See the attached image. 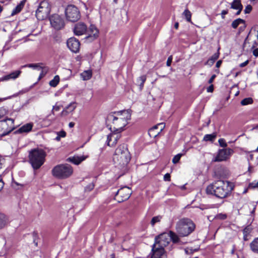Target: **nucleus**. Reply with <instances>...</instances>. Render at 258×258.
I'll use <instances>...</instances> for the list:
<instances>
[{
	"instance_id": "393cba45",
	"label": "nucleus",
	"mask_w": 258,
	"mask_h": 258,
	"mask_svg": "<svg viewBox=\"0 0 258 258\" xmlns=\"http://www.w3.org/2000/svg\"><path fill=\"white\" fill-rule=\"evenodd\" d=\"M250 247L253 252L258 254V237L254 239L250 243Z\"/></svg>"
},
{
	"instance_id": "58836bf2",
	"label": "nucleus",
	"mask_w": 258,
	"mask_h": 258,
	"mask_svg": "<svg viewBox=\"0 0 258 258\" xmlns=\"http://www.w3.org/2000/svg\"><path fill=\"white\" fill-rule=\"evenodd\" d=\"M219 145L222 147H226L227 146V144L225 142V140L224 139H220L218 141Z\"/></svg>"
},
{
	"instance_id": "a211bd4d",
	"label": "nucleus",
	"mask_w": 258,
	"mask_h": 258,
	"mask_svg": "<svg viewBox=\"0 0 258 258\" xmlns=\"http://www.w3.org/2000/svg\"><path fill=\"white\" fill-rule=\"evenodd\" d=\"M152 251L151 258H161L164 253V248L159 247L157 244L153 245Z\"/></svg>"
},
{
	"instance_id": "13d9d810",
	"label": "nucleus",
	"mask_w": 258,
	"mask_h": 258,
	"mask_svg": "<svg viewBox=\"0 0 258 258\" xmlns=\"http://www.w3.org/2000/svg\"><path fill=\"white\" fill-rule=\"evenodd\" d=\"M215 61H213L211 59H209L207 61V64H210V65H212L213 64V63Z\"/></svg>"
},
{
	"instance_id": "c85d7f7f",
	"label": "nucleus",
	"mask_w": 258,
	"mask_h": 258,
	"mask_svg": "<svg viewBox=\"0 0 258 258\" xmlns=\"http://www.w3.org/2000/svg\"><path fill=\"white\" fill-rule=\"evenodd\" d=\"M168 234L170 235V240H171L173 241V242L176 243L179 241V238L176 233L170 231L168 233Z\"/></svg>"
},
{
	"instance_id": "49530a36",
	"label": "nucleus",
	"mask_w": 258,
	"mask_h": 258,
	"mask_svg": "<svg viewBox=\"0 0 258 258\" xmlns=\"http://www.w3.org/2000/svg\"><path fill=\"white\" fill-rule=\"evenodd\" d=\"M172 56H170L168 58L167 60V62H166V65H167L168 67L170 66L171 63V62H172Z\"/></svg>"
},
{
	"instance_id": "de8ad7c7",
	"label": "nucleus",
	"mask_w": 258,
	"mask_h": 258,
	"mask_svg": "<svg viewBox=\"0 0 258 258\" xmlns=\"http://www.w3.org/2000/svg\"><path fill=\"white\" fill-rule=\"evenodd\" d=\"M214 90V86L213 85H211L208 88H207V92H212Z\"/></svg>"
},
{
	"instance_id": "c756f323",
	"label": "nucleus",
	"mask_w": 258,
	"mask_h": 258,
	"mask_svg": "<svg viewBox=\"0 0 258 258\" xmlns=\"http://www.w3.org/2000/svg\"><path fill=\"white\" fill-rule=\"evenodd\" d=\"M244 21L240 18L237 19L233 21L232 23L231 26L234 29H236L238 25L241 23L244 24Z\"/></svg>"
},
{
	"instance_id": "f03ea898",
	"label": "nucleus",
	"mask_w": 258,
	"mask_h": 258,
	"mask_svg": "<svg viewBox=\"0 0 258 258\" xmlns=\"http://www.w3.org/2000/svg\"><path fill=\"white\" fill-rule=\"evenodd\" d=\"M131 113L128 110H122L114 112L108 116V118L112 121L113 130L121 132L131 119Z\"/></svg>"
},
{
	"instance_id": "aec40b11",
	"label": "nucleus",
	"mask_w": 258,
	"mask_h": 258,
	"mask_svg": "<svg viewBox=\"0 0 258 258\" xmlns=\"http://www.w3.org/2000/svg\"><path fill=\"white\" fill-rule=\"evenodd\" d=\"M21 71L20 70H17L11 73L10 74L5 76L0 79L1 81H8L10 79L15 80L18 78L20 74Z\"/></svg>"
},
{
	"instance_id": "cd10ccee",
	"label": "nucleus",
	"mask_w": 258,
	"mask_h": 258,
	"mask_svg": "<svg viewBox=\"0 0 258 258\" xmlns=\"http://www.w3.org/2000/svg\"><path fill=\"white\" fill-rule=\"evenodd\" d=\"M216 138V134L215 133L212 134H207L204 137V141H210L213 142Z\"/></svg>"
},
{
	"instance_id": "1a4fd4ad",
	"label": "nucleus",
	"mask_w": 258,
	"mask_h": 258,
	"mask_svg": "<svg viewBox=\"0 0 258 258\" xmlns=\"http://www.w3.org/2000/svg\"><path fill=\"white\" fill-rule=\"evenodd\" d=\"M50 12V7L47 1L40 2L36 11V16L38 20H43L46 18Z\"/></svg>"
},
{
	"instance_id": "ddd939ff",
	"label": "nucleus",
	"mask_w": 258,
	"mask_h": 258,
	"mask_svg": "<svg viewBox=\"0 0 258 258\" xmlns=\"http://www.w3.org/2000/svg\"><path fill=\"white\" fill-rule=\"evenodd\" d=\"M49 20L51 26L56 30H60L64 26L63 19L57 14L52 15Z\"/></svg>"
},
{
	"instance_id": "20e7f679",
	"label": "nucleus",
	"mask_w": 258,
	"mask_h": 258,
	"mask_svg": "<svg viewBox=\"0 0 258 258\" xmlns=\"http://www.w3.org/2000/svg\"><path fill=\"white\" fill-rule=\"evenodd\" d=\"M74 33L77 36H81L87 33L86 39L89 41H93L98 36V30L95 26L91 25L88 30L86 24L80 22L76 24L74 28Z\"/></svg>"
},
{
	"instance_id": "4d7b16f0",
	"label": "nucleus",
	"mask_w": 258,
	"mask_h": 258,
	"mask_svg": "<svg viewBox=\"0 0 258 258\" xmlns=\"http://www.w3.org/2000/svg\"><path fill=\"white\" fill-rule=\"evenodd\" d=\"M221 63H222V60H218L216 62V67L218 68H219L221 66Z\"/></svg>"
},
{
	"instance_id": "5fc2aeb1",
	"label": "nucleus",
	"mask_w": 258,
	"mask_h": 258,
	"mask_svg": "<svg viewBox=\"0 0 258 258\" xmlns=\"http://www.w3.org/2000/svg\"><path fill=\"white\" fill-rule=\"evenodd\" d=\"M59 109H60L59 106H53L52 112V113H53V110L58 111L59 110Z\"/></svg>"
},
{
	"instance_id": "e2e57ef3",
	"label": "nucleus",
	"mask_w": 258,
	"mask_h": 258,
	"mask_svg": "<svg viewBox=\"0 0 258 258\" xmlns=\"http://www.w3.org/2000/svg\"><path fill=\"white\" fill-rule=\"evenodd\" d=\"M178 26H179V24L178 22H176L174 24V28L176 29H177L178 28Z\"/></svg>"
},
{
	"instance_id": "72a5a7b5",
	"label": "nucleus",
	"mask_w": 258,
	"mask_h": 258,
	"mask_svg": "<svg viewBox=\"0 0 258 258\" xmlns=\"http://www.w3.org/2000/svg\"><path fill=\"white\" fill-rule=\"evenodd\" d=\"M252 102H253L252 99L250 97H248V98H244L243 100H242L241 101V104L243 106L247 105L248 104H252Z\"/></svg>"
},
{
	"instance_id": "4be33fe9",
	"label": "nucleus",
	"mask_w": 258,
	"mask_h": 258,
	"mask_svg": "<svg viewBox=\"0 0 258 258\" xmlns=\"http://www.w3.org/2000/svg\"><path fill=\"white\" fill-rule=\"evenodd\" d=\"M9 223V218L4 214L0 213V229L6 227Z\"/></svg>"
},
{
	"instance_id": "f257e3e1",
	"label": "nucleus",
	"mask_w": 258,
	"mask_h": 258,
	"mask_svg": "<svg viewBox=\"0 0 258 258\" xmlns=\"http://www.w3.org/2000/svg\"><path fill=\"white\" fill-rule=\"evenodd\" d=\"M233 188V184L228 181L218 180L209 185L206 188L208 194L214 195L219 198H225Z\"/></svg>"
},
{
	"instance_id": "a19ab883",
	"label": "nucleus",
	"mask_w": 258,
	"mask_h": 258,
	"mask_svg": "<svg viewBox=\"0 0 258 258\" xmlns=\"http://www.w3.org/2000/svg\"><path fill=\"white\" fill-rule=\"evenodd\" d=\"M252 10V7L250 5H247L244 10L245 14H249Z\"/></svg>"
},
{
	"instance_id": "c03bdc74",
	"label": "nucleus",
	"mask_w": 258,
	"mask_h": 258,
	"mask_svg": "<svg viewBox=\"0 0 258 258\" xmlns=\"http://www.w3.org/2000/svg\"><path fill=\"white\" fill-rule=\"evenodd\" d=\"M164 180L165 181H170V175L169 173H166L164 176Z\"/></svg>"
},
{
	"instance_id": "7ed1b4c3",
	"label": "nucleus",
	"mask_w": 258,
	"mask_h": 258,
	"mask_svg": "<svg viewBox=\"0 0 258 258\" xmlns=\"http://www.w3.org/2000/svg\"><path fill=\"white\" fill-rule=\"evenodd\" d=\"M131 159V154L126 145H120L116 149L113 157L115 166L118 168H123L127 165Z\"/></svg>"
},
{
	"instance_id": "a878e982",
	"label": "nucleus",
	"mask_w": 258,
	"mask_h": 258,
	"mask_svg": "<svg viewBox=\"0 0 258 258\" xmlns=\"http://www.w3.org/2000/svg\"><path fill=\"white\" fill-rule=\"evenodd\" d=\"M92 76V72L91 70H87L84 71L81 74V77L83 80L86 81L91 79Z\"/></svg>"
},
{
	"instance_id": "2f4dec72",
	"label": "nucleus",
	"mask_w": 258,
	"mask_h": 258,
	"mask_svg": "<svg viewBox=\"0 0 258 258\" xmlns=\"http://www.w3.org/2000/svg\"><path fill=\"white\" fill-rule=\"evenodd\" d=\"M59 81V78L58 76H55L54 78L51 80L49 82V85L53 87H55L57 86L58 82Z\"/></svg>"
},
{
	"instance_id": "423d86ee",
	"label": "nucleus",
	"mask_w": 258,
	"mask_h": 258,
	"mask_svg": "<svg viewBox=\"0 0 258 258\" xmlns=\"http://www.w3.org/2000/svg\"><path fill=\"white\" fill-rule=\"evenodd\" d=\"M46 156L42 149H34L29 152V159L34 169H39L44 163Z\"/></svg>"
},
{
	"instance_id": "dca6fc26",
	"label": "nucleus",
	"mask_w": 258,
	"mask_h": 258,
	"mask_svg": "<svg viewBox=\"0 0 258 258\" xmlns=\"http://www.w3.org/2000/svg\"><path fill=\"white\" fill-rule=\"evenodd\" d=\"M68 47L73 52L77 53L80 49V42L75 37H71L67 41Z\"/></svg>"
},
{
	"instance_id": "b1692460",
	"label": "nucleus",
	"mask_w": 258,
	"mask_h": 258,
	"mask_svg": "<svg viewBox=\"0 0 258 258\" xmlns=\"http://www.w3.org/2000/svg\"><path fill=\"white\" fill-rule=\"evenodd\" d=\"M86 158L84 156H74L69 158L67 160L75 164L78 165Z\"/></svg>"
},
{
	"instance_id": "f704fd0d",
	"label": "nucleus",
	"mask_w": 258,
	"mask_h": 258,
	"mask_svg": "<svg viewBox=\"0 0 258 258\" xmlns=\"http://www.w3.org/2000/svg\"><path fill=\"white\" fill-rule=\"evenodd\" d=\"M9 111L5 107H0V119L8 114Z\"/></svg>"
},
{
	"instance_id": "f3484780",
	"label": "nucleus",
	"mask_w": 258,
	"mask_h": 258,
	"mask_svg": "<svg viewBox=\"0 0 258 258\" xmlns=\"http://www.w3.org/2000/svg\"><path fill=\"white\" fill-rule=\"evenodd\" d=\"M165 125L163 123H159L156 125H155L152 128L149 130V135L151 138L156 137L163 130Z\"/></svg>"
},
{
	"instance_id": "774afa93",
	"label": "nucleus",
	"mask_w": 258,
	"mask_h": 258,
	"mask_svg": "<svg viewBox=\"0 0 258 258\" xmlns=\"http://www.w3.org/2000/svg\"><path fill=\"white\" fill-rule=\"evenodd\" d=\"M243 239H244V240L245 241L247 240V235H244Z\"/></svg>"
},
{
	"instance_id": "bf43d9fd",
	"label": "nucleus",
	"mask_w": 258,
	"mask_h": 258,
	"mask_svg": "<svg viewBox=\"0 0 258 258\" xmlns=\"http://www.w3.org/2000/svg\"><path fill=\"white\" fill-rule=\"evenodd\" d=\"M4 182L3 181L0 179V190L3 188L4 186Z\"/></svg>"
},
{
	"instance_id": "0e129e2a",
	"label": "nucleus",
	"mask_w": 258,
	"mask_h": 258,
	"mask_svg": "<svg viewBox=\"0 0 258 258\" xmlns=\"http://www.w3.org/2000/svg\"><path fill=\"white\" fill-rule=\"evenodd\" d=\"M60 139V136H59L58 135L57 136V137L55 138V140L57 141H59Z\"/></svg>"
},
{
	"instance_id": "e433bc0d",
	"label": "nucleus",
	"mask_w": 258,
	"mask_h": 258,
	"mask_svg": "<svg viewBox=\"0 0 258 258\" xmlns=\"http://www.w3.org/2000/svg\"><path fill=\"white\" fill-rule=\"evenodd\" d=\"M182 154H178L175 155L172 159V162L174 164H176V163H178V161H179L181 157L182 156Z\"/></svg>"
},
{
	"instance_id": "680f3d73",
	"label": "nucleus",
	"mask_w": 258,
	"mask_h": 258,
	"mask_svg": "<svg viewBox=\"0 0 258 258\" xmlns=\"http://www.w3.org/2000/svg\"><path fill=\"white\" fill-rule=\"evenodd\" d=\"M75 125V123L73 122H70L69 124V126L70 127L72 128Z\"/></svg>"
},
{
	"instance_id": "603ef678",
	"label": "nucleus",
	"mask_w": 258,
	"mask_h": 258,
	"mask_svg": "<svg viewBox=\"0 0 258 258\" xmlns=\"http://www.w3.org/2000/svg\"><path fill=\"white\" fill-rule=\"evenodd\" d=\"M29 67L30 68H36V67H37L36 65H35V64H28V65H25V66H22V68H24V67Z\"/></svg>"
},
{
	"instance_id": "412c9836",
	"label": "nucleus",
	"mask_w": 258,
	"mask_h": 258,
	"mask_svg": "<svg viewBox=\"0 0 258 258\" xmlns=\"http://www.w3.org/2000/svg\"><path fill=\"white\" fill-rule=\"evenodd\" d=\"M231 8L237 10L238 11L236 12V15H239L243 8V6L241 4L240 0H234L233 2L231 3Z\"/></svg>"
},
{
	"instance_id": "052dcab7",
	"label": "nucleus",
	"mask_w": 258,
	"mask_h": 258,
	"mask_svg": "<svg viewBox=\"0 0 258 258\" xmlns=\"http://www.w3.org/2000/svg\"><path fill=\"white\" fill-rule=\"evenodd\" d=\"M9 98H10V97H5V98H0V102H3L4 101H5L7 99H9Z\"/></svg>"
},
{
	"instance_id": "6ab92c4d",
	"label": "nucleus",
	"mask_w": 258,
	"mask_h": 258,
	"mask_svg": "<svg viewBox=\"0 0 258 258\" xmlns=\"http://www.w3.org/2000/svg\"><path fill=\"white\" fill-rule=\"evenodd\" d=\"M77 107V103L72 102L67 106L61 112V116H67L69 113L74 111Z\"/></svg>"
},
{
	"instance_id": "6e6552de",
	"label": "nucleus",
	"mask_w": 258,
	"mask_h": 258,
	"mask_svg": "<svg viewBox=\"0 0 258 258\" xmlns=\"http://www.w3.org/2000/svg\"><path fill=\"white\" fill-rule=\"evenodd\" d=\"M15 119L7 117L0 120V137H3L8 135L15 129Z\"/></svg>"
},
{
	"instance_id": "39448f33",
	"label": "nucleus",
	"mask_w": 258,
	"mask_h": 258,
	"mask_svg": "<svg viewBox=\"0 0 258 258\" xmlns=\"http://www.w3.org/2000/svg\"><path fill=\"white\" fill-rule=\"evenodd\" d=\"M195 229L193 222L188 218L179 220L176 224V230L180 236L184 237L189 235Z\"/></svg>"
},
{
	"instance_id": "ea45409f",
	"label": "nucleus",
	"mask_w": 258,
	"mask_h": 258,
	"mask_svg": "<svg viewBox=\"0 0 258 258\" xmlns=\"http://www.w3.org/2000/svg\"><path fill=\"white\" fill-rule=\"evenodd\" d=\"M227 216L225 214H218L215 218L217 219L224 220L226 218Z\"/></svg>"
},
{
	"instance_id": "3c124183",
	"label": "nucleus",
	"mask_w": 258,
	"mask_h": 258,
	"mask_svg": "<svg viewBox=\"0 0 258 258\" xmlns=\"http://www.w3.org/2000/svg\"><path fill=\"white\" fill-rule=\"evenodd\" d=\"M248 63V60H246L242 63H241V64H240L239 66L241 68L242 67H244L245 66H246Z\"/></svg>"
},
{
	"instance_id": "338daca9",
	"label": "nucleus",
	"mask_w": 258,
	"mask_h": 258,
	"mask_svg": "<svg viewBox=\"0 0 258 258\" xmlns=\"http://www.w3.org/2000/svg\"><path fill=\"white\" fill-rule=\"evenodd\" d=\"M258 128V124L255 125L253 127L252 130L257 129Z\"/></svg>"
},
{
	"instance_id": "37998d69",
	"label": "nucleus",
	"mask_w": 258,
	"mask_h": 258,
	"mask_svg": "<svg viewBox=\"0 0 258 258\" xmlns=\"http://www.w3.org/2000/svg\"><path fill=\"white\" fill-rule=\"evenodd\" d=\"M57 135L60 136V138H64L66 136V133L64 131H62L57 133Z\"/></svg>"
},
{
	"instance_id": "2eb2a0df",
	"label": "nucleus",
	"mask_w": 258,
	"mask_h": 258,
	"mask_svg": "<svg viewBox=\"0 0 258 258\" xmlns=\"http://www.w3.org/2000/svg\"><path fill=\"white\" fill-rule=\"evenodd\" d=\"M120 133L113 130V131L107 136L106 142L108 146L113 147L116 144L118 140L121 137Z\"/></svg>"
},
{
	"instance_id": "4468645a",
	"label": "nucleus",
	"mask_w": 258,
	"mask_h": 258,
	"mask_svg": "<svg viewBox=\"0 0 258 258\" xmlns=\"http://www.w3.org/2000/svg\"><path fill=\"white\" fill-rule=\"evenodd\" d=\"M170 241V235L168 233H163L155 238L154 244H157L159 247L164 248L168 245Z\"/></svg>"
},
{
	"instance_id": "bb28decb",
	"label": "nucleus",
	"mask_w": 258,
	"mask_h": 258,
	"mask_svg": "<svg viewBox=\"0 0 258 258\" xmlns=\"http://www.w3.org/2000/svg\"><path fill=\"white\" fill-rule=\"evenodd\" d=\"M25 2V0L22 1L13 10L11 15L14 16L19 13L24 7Z\"/></svg>"
},
{
	"instance_id": "f8f14e48",
	"label": "nucleus",
	"mask_w": 258,
	"mask_h": 258,
	"mask_svg": "<svg viewBox=\"0 0 258 258\" xmlns=\"http://www.w3.org/2000/svg\"><path fill=\"white\" fill-rule=\"evenodd\" d=\"M131 194V188L126 186L123 187L118 190L115 195V198L118 202H122L127 200L130 197Z\"/></svg>"
},
{
	"instance_id": "0eeeda50",
	"label": "nucleus",
	"mask_w": 258,
	"mask_h": 258,
	"mask_svg": "<svg viewBox=\"0 0 258 258\" xmlns=\"http://www.w3.org/2000/svg\"><path fill=\"white\" fill-rule=\"evenodd\" d=\"M73 172L72 167L68 164L57 165L51 170L52 175L58 179L67 178L70 177Z\"/></svg>"
},
{
	"instance_id": "69168bd1",
	"label": "nucleus",
	"mask_w": 258,
	"mask_h": 258,
	"mask_svg": "<svg viewBox=\"0 0 258 258\" xmlns=\"http://www.w3.org/2000/svg\"><path fill=\"white\" fill-rule=\"evenodd\" d=\"M257 45V43H256V42L255 41H254V44L252 45V47H255V45Z\"/></svg>"
},
{
	"instance_id": "5701e85b",
	"label": "nucleus",
	"mask_w": 258,
	"mask_h": 258,
	"mask_svg": "<svg viewBox=\"0 0 258 258\" xmlns=\"http://www.w3.org/2000/svg\"><path fill=\"white\" fill-rule=\"evenodd\" d=\"M33 125L32 123H27L20 128H19L18 130L15 132L16 134H22L25 133H28L31 131Z\"/></svg>"
},
{
	"instance_id": "a18cd8bd",
	"label": "nucleus",
	"mask_w": 258,
	"mask_h": 258,
	"mask_svg": "<svg viewBox=\"0 0 258 258\" xmlns=\"http://www.w3.org/2000/svg\"><path fill=\"white\" fill-rule=\"evenodd\" d=\"M219 57V54L218 53H215L210 58L213 61H215L216 60L218 59Z\"/></svg>"
},
{
	"instance_id": "79ce46f5",
	"label": "nucleus",
	"mask_w": 258,
	"mask_h": 258,
	"mask_svg": "<svg viewBox=\"0 0 258 258\" xmlns=\"http://www.w3.org/2000/svg\"><path fill=\"white\" fill-rule=\"evenodd\" d=\"M249 187L250 188H258V181L257 182H253L250 183L249 185Z\"/></svg>"
},
{
	"instance_id": "6e6d98bb",
	"label": "nucleus",
	"mask_w": 258,
	"mask_h": 258,
	"mask_svg": "<svg viewBox=\"0 0 258 258\" xmlns=\"http://www.w3.org/2000/svg\"><path fill=\"white\" fill-rule=\"evenodd\" d=\"M243 233L244 234V235H247V234H248L249 233V231H248V229L246 228L245 229H243Z\"/></svg>"
},
{
	"instance_id": "c9c22d12",
	"label": "nucleus",
	"mask_w": 258,
	"mask_h": 258,
	"mask_svg": "<svg viewBox=\"0 0 258 258\" xmlns=\"http://www.w3.org/2000/svg\"><path fill=\"white\" fill-rule=\"evenodd\" d=\"M146 80V77L145 75L141 76L138 79V82L139 83H140V86L141 88L143 87Z\"/></svg>"
},
{
	"instance_id": "864d4df0",
	"label": "nucleus",
	"mask_w": 258,
	"mask_h": 258,
	"mask_svg": "<svg viewBox=\"0 0 258 258\" xmlns=\"http://www.w3.org/2000/svg\"><path fill=\"white\" fill-rule=\"evenodd\" d=\"M253 54L256 57H257L258 56V48H256L253 51Z\"/></svg>"
},
{
	"instance_id": "09e8293b",
	"label": "nucleus",
	"mask_w": 258,
	"mask_h": 258,
	"mask_svg": "<svg viewBox=\"0 0 258 258\" xmlns=\"http://www.w3.org/2000/svg\"><path fill=\"white\" fill-rule=\"evenodd\" d=\"M228 13L227 10H223L221 12V16L222 19L225 18V15H226Z\"/></svg>"
},
{
	"instance_id": "473e14b6",
	"label": "nucleus",
	"mask_w": 258,
	"mask_h": 258,
	"mask_svg": "<svg viewBox=\"0 0 258 258\" xmlns=\"http://www.w3.org/2000/svg\"><path fill=\"white\" fill-rule=\"evenodd\" d=\"M183 15L184 16V17L187 22H191V14L188 10H187V9L185 10L183 13Z\"/></svg>"
},
{
	"instance_id": "8fccbe9b",
	"label": "nucleus",
	"mask_w": 258,
	"mask_h": 258,
	"mask_svg": "<svg viewBox=\"0 0 258 258\" xmlns=\"http://www.w3.org/2000/svg\"><path fill=\"white\" fill-rule=\"evenodd\" d=\"M215 78H216V75H213L208 81L209 83L211 84L213 82V81Z\"/></svg>"
},
{
	"instance_id": "7c9ffc66",
	"label": "nucleus",
	"mask_w": 258,
	"mask_h": 258,
	"mask_svg": "<svg viewBox=\"0 0 258 258\" xmlns=\"http://www.w3.org/2000/svg\"><path fill=\"white\" fill-rule=\"evenodd\" d=\"M162 218V217L160 215L153 217L151 221V225L154 226L156 223H159L161 221Z\"/></svg>"
},
{
	"instance_id": "9b49d317",
	"label": "nucleus",
	"mask_w": 258,
	"mask_h": 258,
	"mask_svg": "<svg viewBox=\"0 0 258 258\" xmlns=\"http://www.w3.org/2000/svg\"><path fill=\"white\" fill-rule=\"evenodd\" d=\"M234 153L233 150L230 148H225L219 150L214 161L222 162L228 160Z\"/></svg>"
},
{
	"instance_id": "4c0bfd02",
	"label": "nucleus",
	"mask_w": 258,
	"mask_h": 258,
	"mask_svg": "<svg viewBox=\"0 0 258 258\" xmlns=\"http://www.w3.org/2000/svg\"><path fill=\"white\" fill-rule=\"evenodd\" d=\"M252 37H253V35L252 34H249L248 35V36L246 37V38L245 39V40L244 42L243 45V47L244 48L246 47L247 43H249V41L252 38Z\"/></svg>"
},
{
	"instance_id": "9d476101",
	"label": "nucleus",
	"mask_w": 258,
	"mask_h": 258,
	"mask_svg": "<svg viewBox=\"0 0 258 258\" xmlns=\"http://www.w3.org/2000/svg\"><path fill=\"white\" fill-rule=\"evenodd\" d=\"M65 15L67 20L72 22H77L81 17L79 9L74 5H69L66 8Z\"/></svg>"
}]
</instances>
